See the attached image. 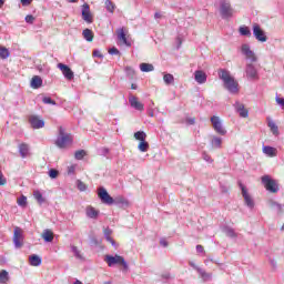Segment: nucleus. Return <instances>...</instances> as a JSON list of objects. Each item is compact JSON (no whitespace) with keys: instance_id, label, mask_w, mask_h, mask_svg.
Segmentation results:
<instances>
[{"instance_id":"1","label":"nucleus","mask_w":284,"mask_h":284,"mask_svg":"<svg viewBox=\"0 0 284 284\" xmlns=\"http://www.w3.org/2000/svg\"><path fill=\"white\" fill-rule=\"evenodd\" d=\"M219 78L224 83V88L231 92V94H239V82L232 77V73L225 69H220Z\"/></svg>"},{"instance_id":"59","label":"nucleus","mask_w":284,"mask_h":284,"mask_svg":"<svg viewBox=\"0 0 284 284\" xmlns=\"http://www.w3.org/2000/svg\"><path fill=\"white\" fill-rule=\"evenodd\" d=\"M22 6H30L32 3V0H21Z\"/></svg>"},{"instance_id":"14","label":"nucleus","mask_w":284,"mask_h":284,"mask_svg":"<svg viewBox=\"0 0 284 284\" xmlns=\"http://www.w3.org/2000/svg\"><path fill=\"white\" fill-rule=\"evenodd\" d=\"M58 68H59V70H61L63 77L65 79H68L69 81H72V79H74V72H72V69H70V67H68L63 63H59Z\"/></svg>"},{"instance_id":"44","label":"nucleus","mask_w":284,"mask_h":284,"mask_svg":"<svg viewBox=\"0 0 284 284\" xmlns=\"http://www.w3.org/2000/svg\"><path fill=\"white\" fill-rule=\"evenodd\" d=\"M105 8L108 12H114V3L112 0H105Z\"/></svg>"},{"instance_id":"5","label":"nucleus","mask_w":284,"mask_h":284,"mask_svg":"<svg viewBox=\"0 0 284 284\" xmlns=\"http://www.w3.org/2000/svg\"><path fill=\"white\" fill-rule=\"evenodd\" d=\"M220 14L222 19H232V17H234L232 4H230L227 1H222L220 3Z\"/></svg>"},{"instance_id":"12","label":"nucleus","mask_w":284,"mask_h":284,"mask_svg":"<svg viewBox=\"0 0 284 284\" xmlns=\"http://www.w3.org/2000/svg\"><path fill=\"white\" fill-rule=\"evenodd\" d=\"M246 78L248 79V81H256L258 80V71H256V68L254 67V64L248 63L246 64Z\"/></svg>"},{"instance_id":"2","label":"nucleus","mask_w":284,"mask_h":284,"mask_svg":"<svg viewBox=\"0 0 284 284\" xmlns=\"http://www.w3.org/2000/svg\"><path fill=\"white\" fill-rule=\"evenodd\" d=\"M72 141H74V138L72 136V134L67 133L65 129H63V126H60L59 135L55 140L57 148H60V150H63L68 148L72 143Z\"/></svg>"},{"instance_id":"53","label":"nucleus","mask_w":284,"mask_h":284,"mask_svg":"<svg viewBox=\"0 0 284 284\" xmlns=\"http://www.w3.org/2000/svg\"><path fill=\"white\" fill-rule=\"evenodd\" d=\"M26 22H27V23H34V18H33V16H31V14L27 16V17H26Z\"/></svg>"},{"instance_id":"26","label":"nucleus","mask_w":284,"mask_h":284,"mask_svg":"<svg viewBox=\"0 0 284 284\" xmlns=\"http://www.w3.org/2000/svg\"><path fill=\"white\" fill-rule=\"evenodd\" d=\"M29 263L30 265H32V267H39V265H41V258L39 257V255H30Z\"/></svg>"},{"instance_id":"60","label":"nucleus","mask_w":284,"mask_h":284,"mask_svg":"<svg viewBox=\"0 0 284 284\" xmlns=\"http://www.w3.org/2000/svg\"><path fill=\"white\" fill-rule=\"evenodd\" d=\"M160 244H161L163 247H168V241H165V240H161V241H160Z\"/></svg>"},{"instance_id":"21","label":"nucleus","mask_w":284,"mask_h":284,"mask_svg":"<svg viewBox=\"0 0 284 284\" xmlns=\"http://www.w3.org/2000/svg\"><path fill=\"white\" fill-rule=\"evenodd\" d=\"M41 85H43V80L41 79V77L34 75L31 80V88H33V90H39Z\"/></svg>"},{"instance_id":"34","label":"nucleus","mask_w":284,"mask_h":284,"mask_svg":"<svg viewBox=\"0 0 284 284\" xmlns=\"http://www.w3.org/2000/svg\"><path fill=\"white\" fill-rule=\"evenodd\" d=\"M7 281H10L8 271H6V270L0 271V283L4 284Z\"/></svg>"},{"instance_id":"58","label":"nucleus","mask_w":284,"mask_h":284,"mask_svg":"<svg viewBox=\"0 0 284 284\" xmlns=\"http://www.w3.org/2000/svg\"><path fill=\"white\" fill-rule=\"evenodd\" d=\"M125 72H126L128 74H134V69H132V67H126V68H125Z\"/></svg>"},{"instance_id":"15","label":"nucleus","mask_w":284,"mask_h":284,"mask_svg":"<svg viewBox=\"0 0 284 284\" xmlns=\"http://www.w3.org/2000/svg\"><path fill=\"white\" fill-rule=\"evenodd\" d=\"M82 19L87 23H92V21H94V19L92 18V12L90 11V4L88 3H84L82 6Z\"/></svg>"},{"instance_id":"6","label":"nucleus","mask_w":284,"mask_h":284,"mask_svg":"<svg viewBox=\"0 0 284 284\" xmlns=\"http://www.w3.org/2000/svg\"><path fill=\"white\" fill-rule=\"evenodd\" d=\"M211 123H212L213 130L217 134H221V136H225L227 134V130H225V128H223V122H221V118L213 115L211 118Z\"/></svg>"},{"instance_id":"7","label":"nucleus","mask_w":284,"mask_h":284,"mask_svg":"<svg viewBox=\"0 0 284 284\" xmlns=\"http://www.w3.org/2000/svg\"><path fill=\"white\" fill-rule=\"evenodd\" d=\"M98 196L104 205H113L114 199L111 197L110 193L105 190V187L101 186L98 189Z\"/></svg>"},{"instance_id":"43","label":"nucleus","mask_w":284,"mask_h":284,"mask_svg":"<svg viewBox=\"0 0 284 284\" xmlns=\"http://www.w3.org/2000/svg\"><path fill=\"white\" fill-rule=\"evenodd\" d=\"M75 258H79L80 261H83V255H81V251L77 246L71 247Z\"/></svg>"},{"instance_id":"40","label":"nucleus","mask_w":284,"mask_h":284,"mask_svg":"<svg viewBox=\"0 0 284 284\" xmlns=\"http://www.w3.org/2000/svg\"><path fill=\"white\" fill-rule=\"evenodd\" d=\"M17 203L20 207H26L28 205V197H26V195H21L18 197Z\"/></svg>"},{"instance_id":"20","label":"nucleus","mask_w":284,"mask_h":284,"mask_svg":"<svg viewBox=\"0 0 284 284\" xmlns=\"http://www.w3.org/2000/svg\"><path fill=\"white\" fill-rule=\"evenodd\" d=\"M266 121H267V125L272 132V134L274 136H278L280 132H278V125H276L275 122H273V120H271L270 118H266Z\"/></svg>"},{"instance_id":"19","label":"nucleus","mask_w":284,"mask_h":284,"mask_svg":"<svg viewBox=\"0 0 284 284\" xmlns=\"http://www.w3.org/2000/svg\"><path fill=\"white\" fill-rule=\"evenodd\" d=\"M194 79L196 83H200V85H203L207 81V74L205 71L197 70L194 72Z\"/></svg>"},{"instance_id":"9","label":"nucleus","mask_w":284,"mask_h":284,"mask_svg":"<svg viewBox=\"0 0 284 284\" xmlns=\"http://www.w3.org/2000/svg\"><path fill=\"white\" fill-rule=\"evenodd\" d=\"M13 244L17 250L23 247V230L19 226H16L13 231Z\"/></svg>"},{"instance_id":"52","label":"nucleus","mask_w":284,"mask_h":284,"mask_svg":"<svg viewBox=\"0 0 284 284\" xmlns=\"http://www.w3.org/2000/svg\"><path fill=\"white\" fill-rule=\"evenodd\" d=\"M196 252H197V254H205V248L203 247V245L197 244Z\"/></svg>"},{"instance_id":"45","label":"nucleus","mask_w":284,"mask_h":284,"mask_svg":"<svg viewBox=\"0 0 284 284\" xmlns=\"http://www.w3.org/2000/svg\"><path fill=\"white\" fill-rule=\"evenodd\" d=\"M77 185L80 192H85L88 190V185H85V183H83L81 180H78Z\"/></svg>"},{"instance_id":"24","label":"nucleus","mask_w":284,"mask_h":284,"mask_svg":"<svg viewBox=\"0 0 284 284\" xmlns=\"http://www.w3.org/2000/svg\"><path fill=\"white\" fill-rule=\"evenodd\" d=\"M85 214L89 219H97L99 216V210L93 206H87Z\"/></svg>"},{"instance_id":"57","label":"nucleus","mask_w":284,"mask_h":284,"mask_svg":"<svg viewBox=\"0 0 284 284\" xmlns=\"http://www.w3.org/2000/svg\"><path fill=\"white\" fill-rule=\"evenodd\" d=\"M195 122H196V120L194 118L186 119V123H189V125H194Z\"/></svg>"},{"instance_id":"17","label":"nucleus","mask_w":284,"mask_h":284,"mask_svg":"<svg viewBox=\"0 0 284 284\" xmlns=\"http://www.w3.org/2000/svg\"><path fill=\"white\" fill-rule=\"evenodd\" d=\"M18 150H19V154L21 156V159H28V156H30V144L28 143H20L18 145Z\"/></svg>"},{"instance_id":"62","label":"nucleus","mask_w":284,"mask_h":284,"mask_svg":"<svg viewBox=\"0 0 284 284\" xmlns=\"http://www.w3.org/2000/svg\"><path fill=\"white\" fill-rule=\"evenodd\" d=\"M190 266L193 267V270L199 268V266H196V264H194V262H189Z\"/></svg>"},{"instance_id":"49","label":"nucleus","mask_w":284,"mask_h":284,"mask_svg":"<svg viewBox=\"0 0 284 284\" xmlns=\"http://www.w3.org/2000/svg\"><path fill=\"white\" fill-rule=\"evenodd\" d=\"M275 101L278 105H281L282 110H284V98H275Z\"/></svg>"},{"instance_id":"56","label":"nucleus","mask_w":284,"mask_h":284,"mask_svg":"<svg viewBox=\"0 0 284 284\" xmlns=\"http://www.w3.org/2000/svg\"><path fill=\"white\" fill-rule=\"evenodd\" d=\"M162 281H170V273H163L161 275Z\"/></svg>"},{"instance_id":"10","label":"nucleus","mask_w":284,"mask_h":284,"mask_svg":"<svg viewBox=\"0 0 284 284\" xmlns=\"http://www.w3.org/2000/svg\"><path fill=\"white\" fill-rule=\"evenodd\" d=\"M241 50H242V54H244L245 59L251 61V63H255V61L257 60L256 53H254V51H252V49L250 48V44H243Z\"/></svg>"},{"instance_id":"29","label":"nucleus","mask_w":284,"mask_h":284,"mask_svg":"<svg viewBox=\"0 0 284 284\" xmlns=\"http://www.w3.org/2000/svg\"><path fill=\"white\" fill-rule=\"evenodd\" d=\"M211 145L216 149H221L223 145V139L214 135L211 140Z\"/></svg>"},{"instance_id":"38","label":"nucleus","mask_w":284,"mask_h":284,"mask_svg":"<svg viewBox=\"0 0 284 284\" xmlns=\"http://www.w3.org/2000/svg\"><path fill=\"white\" fill-rule=\"evenodd\" d=\"M240 34L242 37H252V31H250L248 27H240Z\"/></svg>"},{"instance_id":"64","label":"nucleus","mask_w":284,"mask_h":284,"mask_svg":"<svg viewBox=\"0 0 284 284\" xmlns=\"http://www.w3.org/2000/svg\"><path fill=\"white\" fill-rule=\"evenodd\" d=\"M73 284H83L81 281L77 280Z\"/></svg>"},{"instance_id":"47","label":"nucleus","mask_w":284,"mask_h":284,"mask_svg":"<svg viewBox=\"0 0 284 284\" xmlns=\"http://www.w3.org/2000/svg\"><path fill=\"white\" fill-rule=\"evenodd\" d=\"M49 176H50L51 179H57V176H59V171H57V170H54V169H51V170L49 171Z\"/></svg>"},{"instance_id":"51","label":"nucleus","mask_w":284,"mask_h":284,"mask_svg":"<svg viewBox=\"0 0 284 284\" xmlns=\"http://www.w3.org/2000/svg\"><path fill=\"white\" fill-rule=\"evenodd\" d=\"M8 183V180L3 176V172L0 170V185H6Z\"/></svg>"},{"instance_id":"41","label":"nucleus","mask_w":284,"mask_h":284,"mask_svg":"<svg viewBox=\"0 0 284 284\" xmlns=\"http://www.w3.org/2000/svg\"><path fill=\"white\" fill-rule=\"evenodd\" d=\"M224 233H225L226 236H229L230 239H236V232H234V229H232V227H225V229H224Z\"/></svg>"},{"instance_id":"50","label":"nucleus","mask_w":284,"mask_h":284,"mask_svg":"<svg viewBox=\"0 0 284 284\" xmlns=\"http://www.w3.org/2000/svg\"><path fill=\"white\" fill-rule=\"evenodd\" d=\"M74 172H77V165L72 164L70 166H68V174H74Z\"/></svg>"},{"instance_id":"46","label":"nucleus","mask_w":284,"mask_h":284,"mask_svg":"<svg viewBox=\"0 0 284 284\" xmlns=\"http://www.w3.org/2000/svg\"><path fill=\"white\" fill-rule=\"evenodd\" d=\"M83 156H85V151H83V150L77 151L75 154H74V158L78 161H81V159H83Z\"/></svg>"},{"instance_id":"63","label":"nucleus","mask_w":284,"mask_h":284,"mask_svg":"<svg viewBox=\"0 0 284 284\" xmlns=\"http://www.w3.org/2000/svg\"><path fill=\"white\" fill-rule=\"evenodd\" d=\"M131 90H136V84H131Z\"/></svg>"},{"instance_id":"54","label":"nucleus","mask_w":284,"mask_h":284,"mask_svg":"<svg viewBox=\"0 0 284 284\" xmlns=\"http://www.w3.org/2000/svg\"><path fill=\"white\" fill-rule=\"evenodd\" d=\"M202 156L206 161V163H212V158L207 153H203Z\"/></svg>"},{"instance_id":"35","label":"nucleus","mask_w":284,"mask_h":284,"mask_svg":"<svg viewBox=\"0 0 284 284\" xmlns=\"http://www.w3.org/2000/svg\"><path fill=\"white\" fill-rule=\"evenodd\" d=\"M134 139H136V141H145V139H148V134H145V132L143 131H138L134 133Z\"/></svg>"},{"instance_id":"11","label":"nucleus","mask_w":284,"mask_h":284,"mask_svg":"<svg viewBox=\"0 0 284 284\" xmlns=\"http://www.w3.org/2000/svg\"><path fill=\"white\" fill-rule=\"evenodd\" d=\"M240 187L242 190V196L244 199L245 205H247V207H250V210L254 209V199H252V195H250L245 185L240 183Z\"/></svg>"},{"instance_id":"42","label":"nucleus","mask_w":284,"mask_h":284,"mask_svg":"<svg viewBox=\"0 0 284 284\" xmlns=\"http://www.w3.org/2000/svg\"><path fill=\"white\" fill-rule=\"evenodd\" d=\"M42 103H44L45 105H57V102L50 97H43Z\"/></svg>"},{"instance_id":"23","label":"nucleus","mask_w":284,"mask_h":284,"mask_svg":"<svg viewBox=\"0 0 284 284\" xmlns=\"http://www.w3.org/2000/svg\"><path fill=\"white\" fill-rule=\"evenodd\" d=\"M263 152L266 154V156L274 158L278 154V150L274 146H263Z\"/></svg>"},{"instance_id":"16","label":"nucleus","mask_w":284,"mask_h":284,"mask_svg":"<svg viewBox=\"0 0 284 284\" xmlns=\"http://www.w3.org/2000/svg\"><path fill=\"white\" fill-rule=\"evenodd\" d=\"M234 108H235V112H237V114H240L242 119H247V116H250V111L245 109L244 103L235 102Z\"/></svg>"},{"instance_id":"32","label":"nucleus","mask_w":284,"mask_h":284,"mask_svg":"<svg viewBox=\"0 0 284 284\" xmlns=\"http://www.w3.org/2000/svg\"><path fill=\"white\" fill-rule=\"evenodd\" d=\"M33 196L36 201H38L39 205H43V203H45V197H43V194H41L40 191H33Z\"/></svg>"},{"instance_id":"4","label":"nucleus","mask_w":284,"mask_h":284,"mask_svg":"<svg viewBox=\"0 0 284 284\" xmlns=\"http://www.w3.org/2000/svg\"><path fill=\"white\" fill-rule=\"evenodd\" d=\"M262 185H264L265 190L272 194H276V192H278V182L270 175L262 176Z\"/></svg>"},{"instance_id":"22","label":"nucleus","mask_w":284,"mask_h":284,"mask_svg":"<svg viewBox=\"0 0 284 284\" xmlns=\"http://www.w3.org/2000/svg\"><path fill=\"white\" fill-rule=\"evenodd\" d=\"M42 239L45 241V243H52V241H54V233L47 229L42 233Z\"/></svg>"},{"instance_id":"37","label":"nucleus","mask_w":284,"mask_h":284,"mask_svg":"<svg viewBox=\"0 0 284 284\" xmlns=\"http://www.w3.org/2000/svg\"><path fill=\"white\" fill-rule=\"evenodd\" d=\"M10 57V50L6 47H0V59H8Z\"/></svg>"},{"instance_id":"18","label":"nucleus","mask_w":284,"mask_h":284,"mask_svg":"<svg viewBox=\"0 0 284 284\" xmlns=\"http://www.w3.org/2000/svg\"><path fill=\"white\" fill-rule=\"evenodd\" d=\"M129 103L131 108H134V110H138L139 112H143L144 106H143V103L139 101V98L131 95L129 98Z\"/></svg>"},{"instance_id":"48","label":"nucleus","mask_w":284,"mask_h":284,"mask_svg":"<svg viewBox=\"0 0 284 284\" xmlns=\"http://www.w3.org/2000/svg\"><path fill=\"white\" fill-rule=\"evenodd\" d=\"M109 54L119 55V54H121V51H119V49H116V47H113V48L109 49Z\"/></svg>"},{"instance_id":"39","label":"nucleus","mask_w":284,"mask_h":284,"mask_svg":"<svg viewBox=\"0 0 284 284\" xmlns=\"http://www.w3.org/2000/svg\"><path fill=\"white\" fill-rule=\"evenodd\" d=\"M163 81L166 85H170L172 83H174V75L170 74V73H166L164 74L163 77Z\"/></svg>"},{"instance_id":"13","label":"nucleus","mask_w":284,"mask_h":284,"mask_svg":"<svg viewBox=\"0 0 284 284\" xmlns=\"http://www.w3.org/2000/svg\"><path fill=\"white\" fill-rule=\"evenodd\" d=\"M29 123L33 130H41V128L45 126V122L37 115H30Z\"/></svg>"},{"instance_id":"33","label":"nucleus","mask_w":284,"mask_h":284,"mask_svg":"<svg viewBox=\"0 0 284 284\" xmlns=\"http://www.w3.org/2000/svg\"><path fill=\"white\" fill-rule=\"evenodd\" d=\"M138 150H140V152H148L150 150V143L143 140L142 142L139 143Z\"/></svg>"},{"instance_id":"27","label":"nucleus","mask_w":284,"mask_h":284,"mask_svg":"<svg viewBox=\"0 0 284 284\" xmlns=\"http://www.w3.org/2000/svg\"><path fill=\"white\" fill-rule=\"evenodd\" d=\"M268 207H271V210H275L278 214L283 212V205L274 202L273 200L268 201Z\"/></svg>"},{"instance_id":"28","label":"nucleus","mask_w":284,"mask_h":284,"mask_svg":"<svg viewBox=\"0 0 284 284\" xmlns=\"http://www.w3.org/2000/svg\"><path fill=\"white\" fill-rule=\"evenodd\" d=\"M118 39L119 41H122L124 45H130L128 38L125 37V30L123 28L118 30Z\"/></svg>"},{"instance_id":"3","label":"nucleus","mask_w":284,"mask_h":284,"mask_svg":"<svg viewBox=\"0 0 284 284\" xmlns=\"http://www.w3.org/2000/svg\"><path fill=\"white\" fill-rule=\"evenodd\" d=\"M104 261L109 265V267H114V265H121L123 267V272H128L129 270L128 262H125V258H123V256L121 255H105Z\"/></svg>"},{"instance_id":"36","label":"nucleus","mask_w":284,"mask_h":284,"mask_svg":"<svg viewBox=\"0 0 284 284\" xmlns=\"http://www.w3.org/2000/svg\"><path fill=\"white\" fill-rule=\"evenodd\" d=\"M104 239L111 243L112 245H114V240L112 239V231L110 229H105L104 230Z\"/></svg>"},{"instance_id":"31","label":"nucleus","mask_w":284,"mask_h":284,"mask_svg":"<svg viewBox=\"0 0 284 284\" xmlns=\"http://www.w3.org/2000/svg\"><path fill=\"white\" fill-rule=\"evenodd\" d=\"M141 72H154V65L150 63H141L140 64Z\"/></svg>"},{"instance_id":"30","label":"nucleus","mask_w":284,"mask_h":284,"mask_svg":"<svg viewBox=\"0 0 284 284\" xmlns=\"http://www.w3.org/2000/svg\"><path fill=\"white\" fill-rule=\"evenodd\" d=\"M82 36L84 37L85 41H93L94 39V33L90 29H84Z\"/></svg>"},{"instance_id":"61","label":"nucleus","mask_w":284,"mask_h":284,"mask_svg":"<svg viewBox=\"0 0 284 284\" xmlns=\"http://www.w3.org/2000/svg\"><path fill=\"white\" fill-rule=\"evenodd\" d=\"M161 17H163V16L161 14V12H155L154 19H161Z\"/></svg>"},{"instance_id":"25","label":"nucleus","mask_w":284,"mask_h":284,"mask_svg":"<svg viewBox=\"0 0 284 284\" xmlns=\"http://www.w3.org/2000/svg\"><path fill=\"white\" fill-rule=\"evenodd\" d=\"M196 272L204 282L212 281V273H207L203 268H196Z\"/></svg>"},{"instance_id":"8","label":"nucleus","mask_w":284,"mask_h":284,"mask_svg":"<svg viewBox=\"0 0 284 284\" xmlns=\"http://www.w3.org/2000/svg\"><path fill=\"white\" fill-rule=\"evenodd\" d=\"M253 36L255 37L256 41H260L261 43H265V41H267V34H265V31L258 23L253 24Z\"/></svg>"},{"instance_id":"55","label":"nucleus","mask_w":284,"mask_h":284,"mask_svg":"<svg viewBox=\"0 0 284 284\" xmlns=\"http://www.w3.org/2000/svg\"><path fill=\"white\" fill-rule=\"evenodd\" d=\"M93 57H98L99 59H103V54H101V51H99V50L93 51Z\"/></svg>"}]
</instances>
